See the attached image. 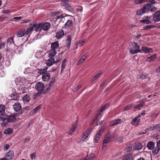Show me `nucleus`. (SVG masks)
Listing matches in <instances>:
<instances>
[{
    "label": "nucleus",
    "instance_id": "aec40b11",
    "mask_svg": "<svg viewBox=\"0 0 160 160\" xmlns=\"http://www.w3.org/2000/svg\"><path fill=\"white\" fill-rule=\"evenodd\" d=\"M141 49L142 51L145 53L153 52L152 49L150 48L142 46V47Z\"/></svg>",
    "mask_w": 160,
    "mask_h": 160
},
{
    "label": "nucleus",
    "instance_id": "0e129e2a",
    "mask_svg": "<svg viewBox=\"0 0 160 160\" xmlns=\"http://www.w3.org/2000/svg\"><path fill=\"white\" fill-rule=\"evenodd\" d=\"M154 130L155 129H154V126H153L152 127H149L147 129V130H149L150 131H153V130Z\"/></svg>",
    "mask_w": 160,
    "mask_h": 160
},
{
    "label": "nucleus",
    "instance_id": "58836bf2",
    "mask_svg": "<svg viewBox=\"0 0 160 160\" xmlns=\"http://www.w3.org/2000/svg\"><path fill=\"white\" fill-rule=\"evenodd\" d=\"M142 148V145L141 143H138L136 145L135 149L139 150Z\"/></svg>",
    "mask_w": 160,
    "mask_h": 160
},
{
    "label": "nucleus",
    "instance_id": "7c9ffc66",
    "mask_svg": "<svg viewBox=\"0 0 160 160\" xmlns=\"http://www.w3.org/2000/svg\"><path fill=\"white\" fill-rule=\"evenodd\" d=\"M25 34H26L25 32V30L22 29L18 32L17 35L19 37H22L24 36Z\"/></svg>",
    "mask_w": 160,
    "mask_h": 160
},
{
    "label": "nucleus",
    "instance_id": "de8ad7c7",
    "mask_svg": "<svg viewBox=\"0 0 160 160\" xmlns=\"http://www.w3.org/2000/svg\"><path fill=\"white\" fill-rule=\"evenodd\" d=\"M7 119V116L3 115H0V121H4Z\"/></svg>",
    "mask_w": 160,
    "mask_h": 160
},
{
    "label": "nucleus",
    "instance_id": "052dcab7",
    "mask_svg": "<svg viewBox=\"0 0 160 160\" xmlns=\"http://www.w3.org/2000/svg\"><path fill=\"white\" fill-rule=\"evenodd\" d=\"M81 87V85H79L77 86L76 88H74L73 90V91L74 92L77 91L78 90H79Z\"/></svg>",
    "mask_w": 160,
    "mask_h": 160
},
{
    "label": "nucleus",
    "instance_id": "bf43d9fd",
    "mask_svg": "<svg viewBox=\"0 0 160 160\" xmlns=\"http://www.w3.org/2000/svg\"><path fill=\"white\" fill-rule=\"evenodd\" d=\"M5 46V44L4 42L0 43V49L4 48Z\"/></svg>",
    "mask_w": 160,
    "mask_h": 160
},
{
    "label": "nucleus",
    "instance_id": "f257e3e1",
    "mask_svg": "<svg viewBox=\"0 0 160 160\" xmlns=\"http://www.w3.org/2000/svg\"><path fill=\"white\" fill-rule=\"evenodd\" d=\"M110 131H108L105 135L102 143V149L103 150L105 149L107 146V144L112 138H113L114 140L116 139L117 137L115 134L110 135Z\"/></svg>",
    "mask_w": 160,
    "mask_h": 160
},
{
    "label": "nucleus",
    "instance_id": "393cba45",
    "mask_svg": "<svg viewBox=\"0 0 160 160\" xmlns=\"http://www.w3.org/2000/svg\"><path fill=\"white\" fill-rule=\"evenodd\" d=\"M51 48L52 49L56 50L58 48L59 44L58 41L55 42L51 44Z\"/></svg>",
    "mask_w": 160,
    "mask_h": 160
},
{
    "label": "nucleus",
    "instance_id": "8fccbe9b",
    "mask_svg": "<svg viewBox=\"0 0 160 160\" xmlns=\"http://www.w3.org/2000/svg\"><path fill=\"white\" fill-rule=\"evenodd\" d=\"M144 105H145V103L144 102H142V103H140V104H138V105H137V106H135L134 108L138 109L139 108H140L144 106Z\"/></svg>",
    "mask_w": 160,
    "mask_h": 160
},
{
    "label": "nucleus",
    "instance_id": "13d9d810",
    "mask_svg": "<svg viewBox=\"0 0 160 160\" xmlns=\"http://www.w3.org/2000/svg\"><path fill=\"white\" fill-rule=\"evenodd\" d=\"M31 158V159H35L36 157V153L33 152L30 155Z\"/></svg>",
    "mask_w": 160,
    "mask_h": 160
},
{
    "label": "nucleus",
    "instance_id": "ea45409f",
    "mask_svg": "<svg viewBox=\"0 0 160 160\" xmlns=\"http://www.w3.org/2000/svg\"><path fill=\"white\" fill-rule=\"evenodd\" d=\"M42 23H40L36 28L35 30L36 32L40 31L42 28Z\"/></svg>",
    "mask_w": 160,
    "mask_h": 160
},
{
    "label": "nucleus",
    "instance_id": "ddd939ff",
    "mask_svg": "<svg viewBox=\"0 0 160 160\" xmlns=\"http://www.w3.org/2000/svg\"><path fill=\"white\" fill-rule=\"evenodd\" d=\"M91 128H89L87 129L86 131L84 133L81 139V140L84 141L88 138L91 133Z\"/></svg>",
    "mask_w": 160,
    "mask_h": 160
},
{
    "label": "nucleus",
    "instance_id": "49530a36",
    "mask_svg": "<svg viewBox=\"0 0 160 160\" xmlns=\"http://www.w3.org/2000/svg\"><path fill=\"white\" fill-rule=\"evenodd\" d=\"M140 22L142 23H145L146 24H150L151 23V22L150 20L147 19H144L140 21Z\"/></svg>",
    "mask_w": 160,
    "mask_h": 160
},
{
    "label": "nucleus",
    "instance_id": "a211bd4d",
    "mask_svg": "<svg viewBox=\"0 0 160 160\" xmlns=\"http://www.w3.org/2000/svg\"><path fill=\"white\" fill-rule=\"evenodd\" d=\"M16 119V116L13 114H11L7 117V120L9 122H13Z\"/></svg>",
    "mask_w": 160,
    "mask_h": 160
},
{
    "label": "nucleus",
    "instance_id": "603ef678",
    "mask_svg": "<svg viewBox=\"0 0 160 160\" xmlns=\"http://www.w3.org/2000/svg\"><path fill=\"white\" fill-rule=\"evenodd\" d=\"M18 47L16 46H15L14 44V46H12V49H11L10 50H11L12 51H13L14 52H16L17 51V50L18 49Z\"/></svg>",
    "mask_w": 160,
    "mask_h": 160
},
{
    "label": "nucleus",
    "instance_id": "5fc2aeb1",
    "mask_svg": "<svg viewBox=\"0 0 160 160\" xmlns=\"http://www.w3.org/2000/svg\"><path fill=\"white\" fill-rule=\"evenodd\" d=\"M151 8V5L150 4H147L145 5L143 8L145 9V10L146 11V10H148L150 9Z\"/></svg>",
    "mask_w": 160,
    "mask_h": 160
},
{
    "label": "nucleus",
    "instance_id": "79ce46f5",
    "mask_svg": "<svg viewBox=\"0 0 160 160\" xmlns=\"http://www.w3.org/2000/svg\"><path fill=\"white\" fill-rule=\"evenodd\" d=\"M102 74V72L101 71H100L92 79V81H93L94 80L98 78Z\"/></svg>",
    "mask_w": 160,
    "mask_h": 160
},
{
    "label": "nucleus",
    "instance_id": "680f3d73",
    "mask_svg": "<svg viewBox=\"0 0 160 160\" xmlns=\"http://www.w3.org/2000/svg\"><path fill=\"white\" fill-rule=\"evenodd\" d=\"M9 145L8 144H5L4 146L3 149L4 150H6L9 148Z\"/></svg>",
    "mask_w": 160,
    "mask_h": 160
},
{
    "label": "nucleus",
    "instance_id": "864d4df0",
    "mask_svg": "<svg viewBox=\"0 0 160 160\" xmlns=\"http://www.w3.org/2000/svg\"><path fill=\"white\" fill-rule=\"evenodd\" d=\"M146 0H136L134 3L136 4H142Z\"/></svg>",
    "mask_w": 160,
    "mask_h": 160
},
{
    "label": "nucleus",
    "instance_id": "7ed1b4c3",
    "mask_svg": "<svg viewBox=\"0 0 160 160\" xmlns=\"http://www.w3.org/2000/svg\"><path fill=\"white\" fill-rule=\"evenodd\" d=\"M104 131V127H102L99 130L95 136L94 142L95 143H97L98 140L99 139L102 134Z\"/></svg>",
    "mask_w": 160,
    "mask_h": 160
},
{
    "label": "nucleus",
    "instance_id": "c85d7f7f",
    "mask_svg": "<svg viewBox=\"0 0 160 160\" xmlns=\"http://www.w3.org/2000/svg\"><path fill=\"white\" fill-rule=\"evenodd\" d=\"M54 63L53 58H50L46 62V65L47 66L50 67Z\"/></svg>",
    "mask_w": 160,
    "mask_h": 160
},
{
    "label": "nucleus",
    "instance_id": "b1692460",
    "mask_svg": "<svg viewBox=\"0 0 160 160\" xmlns=\"http://www.w3.org/2000/svg\"><path fill=\"white\" fill-rule=\"evenodd\" d=\"M30 100V95L28 94H27L25 95L22 98V100L24 103L28 102Z\"/></svg>",
    "mask_w": 160,
    "mask_h": 160
},
{
    "label": "nucleus",
    "instance_id": "c9c22d12",
    "mask_svg": "<svg viewBox=\"0 0 160 160\" xmlns=\"http://www.w3.org/2000/svg\"><path fill=\"white\" fill-rule=\"evenodd\" d=\"M146 12V11L145 10V9L142 8L141 9L137 11V14L139 15H141Z\"/></svg>",
    "mask_w": 160,
    "mask_h": 160
},
{
    "label": "nucleus",
    "instance_id": "4be33fe9",
    "mask_svg": "<svg viewBox=\"0 0 160 160\" xmlns=\"http://www.w3.org/2000/svg\"><path fill=\"white\" fill-rule=\"evenodd\" d=\"M64 35V32L63 30H60L57 32L56 35V37L58 39H60L62 38Z\"/></svg>",
    "mask_w": 160,
    "mask_h": 160
},
{
    "label": "nucleus",
    "instance_id": "e2e57ef3",
    "mask_svg": "<svg viewBox=\"0 0 160 160\" xmlns=\"http://www.w3.org/2000/svg\"><path fill=\"white\" fill-rule=\"evenodd\" d=\"M132 107V105L131 104L128 105V106L124 108V111H126L128 110L129 108H130Z\"/></svg>",
    "mask_w": 160,
    "mask_h": 160
},
{
    "label": "nucleus",
    "instance_id": "6ab92c4d",
    "mask_svg": "<svg viewBox=\"0 0 160 160\" xmlns=\"http://www.w3.org/2000/svg\"><path fill=\"white\" fill-rule=\"evenodd\" d=\"M77 126L78 123L77 122H76L74 124L72 125L71 128L70 129L69 131L68 132V133L70 134H71L74 132L76 128H77Z\"/></svg>",
    "mask_w": 160,
    "mask_h": 160
},
{
    "label": "nucleus",
    "instance_id": "f3484780",
    "mask_svg": "<svg viewBox=\"0 0 160 160\" xmlns=\"http://www.w3.org/2000/svg\"><path fill=\"white\" fill-rule=\"evenodd\" d=\"M13 108L15 111L18 112L21 110V106L19 103L17 102L13 105Z\"/></svg>",
    "mask_w": 160,
    "mask_h": 160
},
{
    "label": "nucleus",
    "instance_id": "412c9836",
    "mask_svg": "<svg viewBox=\"0 0 160 160\" xmlns=\"http://www.w3.org/2000/svg\"><path fill=\"white\" fill-rule=\"evenodd\" d=\"M155 143L152 141L149 142L147 145V148L149 150L153 149L155 146Z\"/></svg>",
    "mask_w": 160,
    "mask_h": 160
},
{
    "label": "nucleus",
    "instance_id": "cd10ccee",
    "mask_svg": "<svg viewBox=\"0 0 160 160\" xmlns=\"http://www.w3.org/2000/svg\"><path fill=\"white\" fill-rule=\"evenodd\" d=\"M121 121V120L120 119H117L113 120L111 122L110 125L111 126H114L115 125L119 123Z\"/></svg>",
    "mask_w": 160,
    "mask_h": 160
},
{
    "label": "nucleus",
    "instance_id": "2eb2a0df",
    "mask_svg": "<svg viewBox=\"0 0 160 160\" xmlns=\"http://www.w3.org/2000/svg\"><path fill=\"white\" fill-rule=\"evenodd\" d=\"M50 78V75L48 73H44L42 75V79L44 82L48 81Z\"/></svg>",
    "mask_w": 160,
    "mask_h": 160
},
{
    "label": "nucleus",
    "instance_id": "c03bdc74",
    "mask_svg": "<svg viewBox=\"0 0 160 160\" xmlns=\"http://www.w3.org/2000/svg\"><path fill=\"white\" fill-rule=\"evenodd\" d=\"M66 59H64L62 63V68H61V71L62 72L63 70H64L65 68V66H66Z\"/></svg>",
    "mask_w": 160,
    "mask_h": 160
},
{
    "label": "nucleus",
    "instance_id": "72a5a7b5",
    "mask_svg": "<svg viewBox=\"0 0 160 160\" xmlns=\"http://www.w3.org/2000/svg\"><path fill=\"white\" fill-rule=\"evenodd\" d=\"M13 132V130L11 128H8L5 130L4 133L5 134H10Z\"/></svg>",
    "mask_w": 160,
    "mask_h": 160
},
{
    "label": "nucleus",
    "instance_id": "c756f323",
    "mask_svg": "<svg viewBox=\"0 0 160 160\" xmlns=\"http://www.w3.org/2000/svg\"><path fill=\"white\" fill-rule=\"evenodd\" d=\"M71 19L68 20L65 24L66 26L67 27H70L72 26L73 25V22L71 19L73 18V17H71Z\"/></svg>",
    "mask_w": 160,
    "mask_h": 160
},
{
    "label": "nucleus",
    "instance_id": "423d86ee",
    "mask_svg": "<svg viewBox=\"0 0 160 160\" xmlns=\"http://www.w3.org/2000/svg\"><path fill=\"white\" fill-rule=\"evenodd\" d=\"M151 20L155 22H158L160 21V10L158 11L154 12L153 16V19Z\"/></svg>",
    "mask_w": 160,
    "mask_h": 160
},
{
    "label": "nucleus",
    "instance_id": "3c124183",
    "mask_svg": "<svg viewBox=\"0 0 160 160\" xmlns=\"http://www.w3.org/2000/svg\"><path fill=\"white\" fill-rule=\"evenodd\" d=\"M53 60L54 63H57L60 61V59L58 56H57L54 58H53Z\"/></svg>",
    "mask_w": 160,
    "mask_h": 160
},
{
    "label": "nucleus",
    "instance_id": "6e6d98bb",
    "mask_svg": "<svg viewBox=\"0 0 160 160\" xmlns=\"http://www.w3.org/2000/svg\"><path fill=\"white\" fill-rule=\"evenodd\" d=\"M5 108L3 105H0V112H4Z\"/></svg>",
    "mask_w": 160,
    "mask_h": 160
},
{
    "label": "nucleus",
    "instance_id": "473e14b6",
    "mask_svg": "<svg viewBox=\"0 0 160 160\" xmlns=\"http://www.w3.org/2000/svg\"><path fill=\"white\" fill-rule=\"evenodd\" d=\"M156 27V26L155 25H147L146 26L143 27V29L144 30H150L152 28H153Z\"/></svg>",
    "mask_w": 160,
    "mask_h": 160
},
{
    "label": "nucleus",
    "instance_id": "6e6552de",
    "mask_svg": "<svg viewBox=\"0 0 160 160\" xmlns=\"http://www.w3.org/2000/svg\"><path fill=\"white\" fill-rule=\"evenodd\" d=\"M35 88L37 91H42L45 88V86L42 82H38L37 83Z\"/></svg>",
    "mask_w": 160,
    "mask_h": 160
},
{
    "label": "nucleus",
    "instance_id": "774afa93",
    "mask_svg": "<svg viewBox=\"0 0 160 160\" xmlns=\"http://www.w3.org/2000/svg\"><path fill=\"white\" fill-rule=\"evenodd\" d=\"M154 129L155 130L156 129L159 128H160V124H157L155 125L154 126Z\"/></svg>",
    "mask_w": 160,
    "mask_h": 160
},
{
    "label": "nucleus",
    "instance_id": "a878e982",
    "mask_svg": "<svg viewBox=\"0 0 160 160\" xmlns=\"http://www.w3.org/2000/svg\"><path fill=\"white\" fill-rule=\"evenodd\" d=\"M87 54L86 53L83 55L77 62V64L79 65L83 62L85 60V59L87 57Z\"/></svg>",
    "mask_w": 160,
    "mask_h": 160
},
{
    "label": "nucleus",
    "instance_id": "0eeeda50",
    "mask_svg": "<svg viewBox=\"0 0 160 160\" xmlns=\"http://www.w3.org/2000/svg\"><path fill=\"white\" fill-rule=\"evenodd\" d=\"M12 46H14V44L13 42V38L11 37L8 38L7 40V50H10L11 49H12Z\"/></svg>",
    "mask_w": 160,
    "mask_h": 160
},
{
    "label": "nucleus",
    "instance_id": "9d476101",
    "mask_svg": "<svg viewBox=\"0 0 160 160\" xmlns=\"http://www.w3.org/2000/svg\"><path fill=\"white\" fill-rule=\"evenodd\" d=\"M15 81L16 84L19 85L24 84L26 82L25 78L23 77L17 78Z\"/></svg>",
    "mask_w": 160,
    "mask_h": 160
},
{
    "label": "nucleus",
    "instance_id": "4c0bfd02",
    "mask_svg": "<svg viewBox=\"0 0 160 160\" xmlns=\"http://www.w3.org/2000/svg\"><path fill=\"white\" fill-rule=\"evenodd\" d=\"M85 44V41L83 40H79L77 44L78 46H82Z\"/></svg>",
    "mask_w": 160,
    "mask_h": 160
},
{
    "label": "nucleus",
    "instance_id": "2f4dec72",
    "mask_svg": "<svg viewBox=\"0 0 160 160\" xmlns=\"http://www.w3.org/2000/svg\"><path fill=\"white\" fill-rule=\"evenodd\" d=\"M95 156L94 154L93 153H91L89 155H87L85 157L87 160H91L94 158Z\"/></svg>",
    "mask_w": 160,
    "mask_h": 160
},
{
    "label": "nucleus",
    "instance_id": "338daca9",
    "mask_svg": "<svg viewBox=\"0 0 160 160\" xmlns=\"http://www.w3.org/2000/svg\"><path fill=\"white\" fill-rule=\"evenodd\" d=\"M157 147L160 149V140L157 142Z\"/></svg>",
    "mask_w": 160,
    "mask_h": 160
},
{
    "label": "nucleus",
    "instance_id": "f8f14e48",
    "mask_svg": "<svg viewBox=\"0 0 160 160\" xmlns=\"http://www.w3.org/2000/svg\"><path fill=\"white\" fill-rule=\"evenodd\" d=\"M55 79L54 78H52L49 84L48 88H47L48 91L53 89L55 86Z\"/></svg>",
    "mask_w": 160,
    "mask_h": 160
},
{
    "label": "nucleus",
    "instance_id": "bb28decb",
    "mask_svg": "<svg viewBox=\"0 0 160 160\" xmlns=\"http://www.w3.org/2000/svg\"><path fill=\"white\" fill-rule=\"evenodd\" d=\"M157 55L156 54H154L151 56L148 57L146 59V61L147 62L153 61L156 58Z\"/></svg>",
    "mask_w": 160,
    "mask_h": 160
},
{
    "label": "nucleus",
    "instance_id": "09e8293b",
    "mask_svg": "<svg viewBox=\"0 0 160 160\" xmlns=\"http://www.w3.org/2000/svg\"><path fill=\"white\" fill-rule=\"evenodd\" d=\"M41 108V105H39L36 108H34L32 112L33 113H36L38 111H39Z\"/></svg>",
    "mask_w": 160,
    "mask_h": 160
},
{
    "label": "nucleus",
    "instance_id": "4468645a",
    "mask_svg": "<svg viewBox=\"0 0 160 160\" xmlns=\"http://www.w3.org/2000/svg\"><path fill=\"white\" fill-rule=\"evenodd\" d=\"M14 153L13 151H10L7 153L4 156L8 160H11L13 157Z\"/></svg>",
    "mask_w": 160,
    "mask_h": 160
},
{
    "label": "nucleus",
    "instance_id": "a18cd8bd",
    "mask_svg": "<svg viewBox=\"0 0 160 160\" xmlns=\"http://www.w3.org/2000/svg\"><path fill=\"white\" fill-rule=\"evenodd\" d=\"M4 62L6 66L7 67H8L11 64L8 58H7L4 59Z\"/></svg>",
    "mask_w": 160,
    "mask_h": 160
},
{
    "label": "nucleus",
    "instance_id": "37998d69",
    "mask_svg": "<svg viewBox=\"0 0 160 160\" xmlns=\"http://www.w3.org/2000/svg\"><path fill=\"white\" fill-rule=\"evenodd\" d=\"M152 150V153L154 155H155L156 154H158V153L160 149H159V148H158L157 147V148H154Z\"/></svg>",
    "mask_w": 160,
    "mask_h": 160
},
{
    "label": "nucleus",
    "instance_id": "dca6fc26",
    "mask_svg": "<svg viewBox=\"0 0 160 160\" xmlns=\"http://www.w3.org/2000/svg\"><path fill=\"white\" fill-rule=\"evenodd\" d=\"M48 53V57L50 58H52L55 56L57 53V52L56 50L51 49L49 51Z\"/></svg>",
    "mask_w": 160,
    "mask_h": 160
},
{
    "label": "nucleus",
    "instance_id": "4d7b16f0",
    "mask_svg": "<svg viewBox=\"0 0 160 160\" xmlns=\"http://www.w3.org/2000/svg\"><path fill=\"white\" fill-rule=\"evenodd\" d=\"M21 90L22 91V93H26L28 91V88L25 87H23L22 88Z\"/></svg>",
    "mask_w": 160,
    "mask_h": 160
},
{
    "label": "nucleus",
    "instance_id": "20e7f679",
    "mask_svg": "<svg viewBox=\"0 0 160 160\" xmlns=\"http://www.w3.org/2000/svg\"><path fill=\"white\" fill-rule=\"evenodd\" d=\"M68 1V0H62L60 3L62 6L65 7L66 9L71 12L72 10V8L69 4Z\"/></svg>",
    "mask_w": 160,
    "mask_h": 160
},
{
    "label": "nucleus",
    "instance_id": "39448f33",
    "mask_svg": "<svg viewBox=\"0 0 160 160\" xmlns=\"http://www.w3.org/2000/svg\"><path fill=\"white\" fill-rule=\"evenodd\" d=\"M37 23L36 22H34L33 23L30 24L29 27L27 28L26 31L25 32L26 35L29 34L32 32L34 28L37 25Z\"/></svg>",
    "mask_w": 160,
    "mask_h": 160
},
{
    "label": "nucleus",
    "instance_id": "69168bd1",
    "mask_svg": "<svg viewBox=\"0 0 160 160\" xmlns=\"http://www.w3.org/2000/svg\"><path fill=\"white\" fill-rule=\"evenodd\" d=\"M158 115V114H156L155 113H152L150 114V116L151 117H155L156 118Z\"/></svg>",
    "mask_w": 160,
    "mask_h": 160
},
{
    "label": "nucleus",
    "instance_id": "9b49d317",
    "mask_svg": "<svg viewBox=\"0 0 160 160\" xmlns=\"http://www.w3.org/2000/svg\"><path fill=\"white\" fill-rule=\"evenodd\" d=\"M140 117L139 115L138 117L133 118L131 124L133 126H138L139 125V122L140 121V119L139 118Z\"/></svg>",
    "mask_w": 160,
    "mask_h": 160
},
{
    "label": "nucleus",
    "instance_id": "f03ea898",
    "mask_svg": "<svg viewBox=\"0 0 160 160\" xmlns=\"http://www.w3.org/2000/svg\"><path fill=\"white\" fill-rule=\"evenodd\" d=\"M133 48L135 49L131 48L129 50V52L131 54H134L139 52H141V51L139 49V46L136 42L132 43Z\"/></svg>",
    "mask_w": 160,
    "mask_h": 160
},
{
    "label": "nucleus",
    "instance_id": "a19ab883",
    "mask_svg": "<svg viewBox=\"0 0 160 160\" xmlns=\"http://www.w3.org/2000/svg\"><path fill=\"white\" fill-rule=\"evenodd\" d=\"M35 56L37 58H39L42 57V55L41 52L40 51H37L35 53Z\"/></svg>",
    "mask_w": 160,
    "mask_h": 160
},
{
    "label": "nucleus",
    "instance_id": "f704fd0d",
    "mask_svg": "<svg viewBox=\"0 0 160 160\" xmlns=\"http://www.w3.org/2000/svg\"><path fill=\"white\" fill-rule=\"evenodd\" d=\"M132 155L131 154L125 155L123 158V160H132Z\"/></svg>",
    "mask_w": 160,
    "mask_h": 160
},
{
    "label": "nucleus",
    "instance_id": "e433bc0d",
    "mask_svg": "<svg viewBox=\"0 0 160 160\" xmlns=\"http://www.w3.org/2000/svg\"><path fill=\"white\" fill-rule=\"evenodd\" d=\"M71 37L70 36H68L67 37V39L66 40L67 45L69 48L70 47L71 42Z\"/></svg>",
    "mask_w": 160,
    "mask_h": 160
},
{
    "label": "nucleus",
    "instance_id": "5701e85b",
    "mask_svg": "<svg viewBox=\"0 0 160 160\" xmlns=\"http://www.w3.org/2000/svg\"><path fill=\"white\" fill-rule=\"evenodd\" d=\"M51 24L48 22L42 24V28L44 31H48L50 28Z\"/></svg>",
    "mask_w": 160,
    "mask_h": 160
},
{
    "label": "nucleus",
    "instance_id": "1a4fd4ad",
    "mask_svg": "<svg viewBox=\"0 0 160 160\" xmlns=\"http://www.w3.org/2000/svg\"><path fill=\"white\" fill-rule=\"evenodd\" d=\"M108 106L109 104H107L102 106L101 108L99 110L96 116V118L94 119L93 120V123H94V122L96 120L98 119L99 115H100L101 114V112L104 111L106 108L108 107Z\"/></svg>",
    "mask_w": 160,
    "mask_h": 160
}]
</instances>
